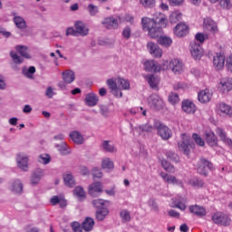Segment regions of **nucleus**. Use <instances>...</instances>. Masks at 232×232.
Wrapping results in <instances>:
<instances>
[{"mask_svg":"<svg viewBox=\"0 0 232 232\" xmlns=\"http://www.w3.org/2000/svg\"><path fill=\"white\" fill-rule=\"evenodd\" d=\"M157 23L161 28L157 26ZM141 26L143 32H148L150 39H157L162 34V28L168 26V17L162 13H156L155 20L149 17L141 18Z\"/></svg>","mask_w":232,"mask_h":232,"instance_id":"f257e3e1","label":"nucleus"},{"mask_svg":"<svg viewBox=\"0 0 232 232\" xmlns=\"http://www.w3.org/2000/svg\"><path fill=\"white\" fill-rule=\"evenodd\" d=\"M180 139L181 140L178 143V148L179 151L188 156L191 148V136L188 133H181Z\"/></svg>","mask_w":232,"mask_h":232,"instance_id":"f03ea898","label":"nucleus"},{"mask_svg":"<svg viewBox=\"0 0 232 232\" xmlns=\"http://www.w3.org/2000/svg\"><path fill=\"white\" fill-rule=\"evenodd\" d=\"M169 63L165 62L163 66H160L158 62L154 60H148L144 63V70L146 72H160V70H168Z\"/></svg>","mask_w":232,"mask_h":232,"instance_id":"7ed1b4c3","label":"nucleus"},{"mask_svg":"<svg viewBox=\"0 0 232 232\" xmlns=\"http://www.w3.org/2000/svg\"><path fill=\"white\" fill-rule=\"evenodd\" d=\"M148 104L152 110H162L164 108V100L158 94H151L148 98Z\"/></svg>","mask_w":232,"mask_h":232,"instance_id":"20e7f679","label":"nucleus"},{"mask_svg":"<svg viewBox=\"0 0 232 232\" xmlns=\"http://www.w3.org/2000/svg\"><path fill=\"white\" fill-rule=\"evenodd\" d=\"M218 89L220 92V93L227 95V93L232 91V78H222L219 81V83L218 84Z\"/></svg>","mask_w":232,"mask_h":232,"instance_id":"39448f33","label":"nucleus"},{"mask_svg":"<svg viewBox=\"0 0 232 232\" xmlns=\"http://www.w3.org/2000/svg\"><path fill=\"white\" fill-rule=\"evenodd\" d=\"M212 220L215 224L219 226H229L231 224V218L223 212H216L212 216Z\"/></svg>","mask_w":232,"mask_h":232,"instance_id":"423d86ee","label":"nucleus"},{"mask_svg":"<svg viewBox=\"0 0 232 232\" xmlns=\"http://www.w3.org/2000/svg\"><path fill=\"white\" fill-rule=\"evenodd\" d=\"M156 129L158 131V135L163 140H169V139H171L173 132L171 131V129H169L168 126L160 123L159 125H156Z\"/></svg>","mask_w":232,"mask_h":232,"instance_id":"0eeeda50","label":"nucleus"},{"mask_svg":"<svg viewBox=\"0 0 232 232\" xmlns=\"http://www.w3.org/2000/svg\"><path fill=\"white\" fill-rule=\"evenodd\" d=\"M190 53L193 59L196 61L200 59L204 55V50L202 49V45L193 41L190 43Z\"/></svg>","mask_w":232,"mask_h":232,"instance_id":"6e6552de","label":"nucleus"},{"mask_svg":"<svg viewBox=\"0 0 232 232\" xmlns=\"http://www.w3.org/2000/svg\"><path fill=\"white\" fill-rule=\"evenodd\" d=\"M169 66L175 75L184 72V63L177 58L170 60Z\"/></svg>","mask_w":232,"mask_h":232,"instance_id":"1a4fd4ad","label":"nucleus"},{"mask_svg":"<svg viewBox=\"0 0 232 232\" xmlns=\"http://www.w3.org/2000/svg\"><path fill=\"white\" fill-rule=\"evenodd\" d=\"M216 111L221 117H232V106L225 102L218 103Z\"/></svg>","mask_w":232,"mask_h":232,"instance_id":"9d476101","label":"nucleus"},{"mask_svg":"<svg viewBox=\"0 0 232 232\" xmlns=\"http://www.w3.org/2000/svg\"><path fill=\"white\" fill-rule=\"evenodd\" d=\"M173 32L177 37H186L189 34V25L181 22L174 27Z\"/></svg>","mask_w":232,"mask_h":232,"instance_id":"9b49d317","label":"nucleus"},{"mask_svg":"<svg viewBox=\"0 0 232 232\" xmlns=\"http://www.w3.org/2000/svg\"><path fill=\"white\" fill-rule=\"evenodd\" d=\"M147 49L150 55H152V57H156L158 59H160V57H162L163 52L157 44L153 42H149L147 44Z\"/></svg>","mask_w":232,"mask_h":232,"instance_id":"f8f14e48","label":"nucleus"},{"mask_svg":"<svg viewBox=\"0 0 232 232\" xmlns=\"http://www.w3.org/2000/svg\"><path fill=\"white\" fill-rule=\"evenodd\" d=\"M203 27L207 32H210L211 34H218V26L217 23L213 21V19L207 17L203 20Z\"/></svg>","mask_w":232,"mask_h":232,"instance_id":"ddd939ff","label":"nucleus"},{"mask_svg":"<svg viewBox=\"0 0 232 232\" xmlns=\"http://www.w3.org/2000/svg\"><path fill=\"white\" fill-rule=\"evenodd\" d=\"M213 169V164L204 159L200 160V165L198 167V173L199 175L208 176V171Z\"/></svg>","mask_w":232,"mask_h":232,"instance_id":"4468645a","label":"nucleus"},{"mask_svg":"<svg viewBox=\"0 0 232 232\" xmlns=\"http://www.w3.org/2000/svg\"><path fill=\"white\" fill-rule=\"evenodd\" d=\"M181 110L184 113L191 115L197 111V106H195V103L191 100H184L181 102Z\"/></svg>","mask_w":232,"mask_h":232,"instance_id":"2eb2a0df","label":"nucleus"},{"mask_svg":"<svg viewBox=\"0 0 232 232\" xmlns=\"http://www.w3.org/2000/svg\"><path fill=\"white\" fill-rule=\"evenodd\" d=\"M226 64V56L222 53H217L213 58V65L216 70H222Z\"/></svg>","mask_w":232,"mask_h":232,"instance_id":"dca6fc26","label":"nucleus"},{"mask_svg":"<svg viewBox=\"0 0 232 232\" xmlns=\"http://www.w3.org/2000/svg\"><path fill=\"white\" fill-rule=\"evenodd\" d=\"M212 97H213V92L209 91V89L202 90L198 93V100L202 104H206V102H209Z\"/></svg>","mask_w":232,"mask_h":232,"instance_id":"f3484780","label":"nucleus"},{"mask_svg":"<svg viewBox=\"0 0 232 232\" xmlns=\"http://www.w3.org/2000/svg\"><path fill=\"white\" fill-rule=\"evenodd\" d=\"M153 131V126L145 123L137 126L132 130L133 133H138V135H146V133H151Z\"/></svg>","mask_w":232,"mask_h":232,"instance_id":"a211bd4d","label":"nucleus"},{"mask_svg":"<svg viewBox=\"0 0 232 232\" xmlns=\"http://www.w3.org/2000/svg\"><path fill=\"white\" fill-rule=\"evenodd\" d=\"M102 193V183L94 182L89 186V195L91 197H99Z\"/></svg>","mask_w":232,"mask_h":232,"instance_id":"6ab92c4d","label":"nucleus"},{"mask_svg":"<svg viewBox=\"0 0 232 232\" xmlns=\"http://www.w3.org/2000/svg\"><path fill=\"white\" fill-rule=\"evenodd\" d=\"M188 209L190 213H192V215H196V217H199L200 218L202 217H206V215L208 214V211H206V208L198 205H192L188 208Z\"/></svg>","mask_w":232,"mask_h":232,"instance_id":"aec40b11","label":"nucleus"},{"mask_svg":"<svg viewBox=\"0 0 232 232\" xmlns=\"http://www.w3.org/2000/svg\"><path fill=\"white\" fill-rule=\"evenodd\" d=\"M17 165L20 169L23 171H26L28 169V156H24V154H18L17 158Z\"/></svg>","mask_w":232,"mask_h":232,"instance_id":"412c9836","label":"nucleus"},{"mask_svg":"<svg viewBox=\"0 0 232 232\" xmlns=\"http://www.w3.org/2000/svg\"><path fill=\"white\" fill-rule=\"evenodd\" d=\"M44 176V171L43 170V169H35L33 172L31 177V184L33 186L39 184V182L41 181V179H43Z\"/></svg>","mask_w":232,"mask_h":232,"instance_id":"4be33fe9","label":"nucleus"},{"mask_svg":"<svg viewBox=\"0 0 232 232\" xmlns=\"http://www.w3.org/2000/svg\"><path fill=\"white\" fill-rule=\"evenodd\" d=\"M85 104L91 108L99 104V96L94 92H89L85 97Z\"/></svg>","mask_w":232,"mask_h":232,"instance_id":"5701e85b","label":"nucleus"},{"mask_svg":"<svg viewBox=\"0 0 232 232\" xmlns=\"http://www.w3.org/2000/svg\"><path fill=\"white\" fill-rule=\"evenodd\" d=\"M160 177H161V179H163V180H165V182H168V184L182 186V181H180L179 179H177V178H175V176H171L166 172H162L160 174Z\"/></svg>","mask_w":232,"mask_h":232,"instance_id":"b1692460","label":"nucleus"},{"mask_svg":"<svg viewBox=\"0 0 232 232\" xmlns=\"http://www.w3.org/2000/svg\"><path fill=\"white\" fill-rule=\"evenodd\" d=\"M216 133L219 139H221L222 142L227 144V146H229V148H232V140L227 137L226 131L223 129L218 128L216 130Z\"/></svg>","mask_w":232,"mask_h":232,"instance_id":"393cba45","label":"nucleus"},{"mask_svg":"<svg viewBox=\"0 0 232 232\" xmlns=\"http://www.w3.org/2000/svg\"><path fill=\"white\" fill-rule=\"evenodd\" d=\"M69 137L74 144H82V142H84V137L77 130H72Z\"/></svg>","mask_w":232,"mask_h":232,"instance_id":"a878e982","label":"nucleus"},{"mask_svg":"<svg viewBox=\"0 0 232 232\" xmlns=\"http://www.w3.org/2000/svg\"><path fill=\"white\" fill-rule=\"evenodd\" d=\"M205 135H206V140L208 146H217L218 140L217 139L215 132L209 130V131H207Z\"/></svg>","mask_w":232,"mask_h":232,"instance_id":"bb28decb","label":"nucleus"},{"mask_svg":"<svg viewBox=\"0 0 232 232\" xmlns=\"http://www.w3.org/2000/svg\"><path fill=\"white\" fill-rule=\"evenodd\" d=\"M63 80L66 84H72L75 81V72L73 71H65L63 72Z\"/></svg>","mask_w":232,"mask_h":232,"instance_id":"cd10ccee","label":"nucleus"},{"mask_svg":"<svg viewBox=\"0 0 232 232\" xmlns=\"http://www.w3.org/2000/svg\"><path fill=\"white\" fill-rule=\"evenodd\" d=\"M145 81L149 82L150 88H157L159 86V82H160L159 77L153 74L145 75Z\"/></svg>","mask_w":232,"mask_h":232,"instance_id":"c85d7f7f","label":"nucleus"},{"mask_svg":"<svg viewBox=\"0 0 232 232\" xmlns=\"http://www.w3.org/2000/svg\"><path fill=\"white\" fill-rule=\"evenodd\" d=\"M74 26L76 34H79L80 35L85 36L89 32L88 28H86V24L82 22H76Z\"/></svg>","mask_w":232,"mask_h":232,"instance_id":"c756f323","label":"nucleus"},{"mask_svg":"<svg viewBox=\"0 0 232 232\" xmlns=\"http://www.w3.org/2000/svg\"><path fill=\"white\" fill-rule=\"evenodd\" d=\"M93 226H95V221L92 218H86L82 224V229L86 232L92 231V229H93Z\"/></svg>","mask_w":232,"mask_h":232,"instance_id":"7c9ffc66","label":"nucleus"},{"mask_svg":"<svg viewBox=\"0 0 232 232\" xmlns=\"http://www.w3.org/2000/svg\"><path fill=\"white\" fill-rule=\"evenodd\" d=\"M15 51L24 59H30V53H28V47L24 45H16Z\"/></svg>","mask_w":232,"mask_h":232,"instance_id":"2f4dec72","label":"nucleus"},{"mask_svg":"<svg viewBox=\"0 0 232 232\" xmlns=\"http://www.w3.org/2000/svg\"><path fill=\"white\" fill-rule=\"evenodd\" d=\"M158 43H160L161 46H165V48H168L171 46V44H173V40L169 36L162 35L159 37Z\"/></svg>","mask_w":232,"mask_h":232,"instance_id":"473e14b6","label":"nucleus"},{"mask_svg":"<svg viewBox=\"0 0 232 232\" xmlns=\"http://www.w3.org/2000/svg\"><path fill=\"white\" fill-rule=\"evenodd\" d=\"M117 88L118 90H130V81L124 78H118Z\"/></svg>","mask_w":232,"mask_h":232,"instance_id":"72a5a7b5","label":"nucleus"},{"mask_svg":"<svg viewBox=\"0 0 232 232\" xmlns=\"http://www.w3.org/2000/svg\"><path fill=\"white\" fill-rule=\"evenodd\" d=\"M107 86H108L111 93H112V95L117 97V82L113 79H108Z\"/></svg>","mask_w":232,"mask_h":232,"instance_id":"f704fd0d","label":"nucleus"},{"mask_svg":"<svg viewBox=\"0 0 232 232\" xmlns=\"http://www.w3.org/2000/svg\"><path fill=\"white\" fill-rule=\"evenodd\" d=\"M105 28L111 29L115 24H117V20L111 16L107 17L102 23Z\"/></svg>","mask_w":232,"mask_h":232,"instance_id":"c9c22d12","label":"nucleus"},{"mask_svg":"<svg viewBox=\"0 0 232 232\" xmlns=\"http://www.w3.org/2000/svg\"><path fill=\"white\" fill-rule=\"evenodd\" d=\"M182 19V13L180 11H173L169 15V22L172 24L179 23Z\"/></svg>","mask_w":232,"mask_h":232,"instance_id":"e433bc0d","label":"nucleus"},{"mask_svg":"<svg viewBox=\"0 0 232 232\" xmlns=\"http://www.w3.org/2000/svg\"><path fill=\"white\" fill-rule=\"evenodd\" d=\"M73 194L79 200H84V198H86V192L82 187H76L73 190Z\"/></svg>","mask_w":232,"mask_h":232,"instance_id":"4c0bfd02","label":"nucleus"},{"mask_svg":"<svg viewBox=\"0 0 232 232\" xmlns=\"http://www.w3.org/2000/svg\"><path fill=\"white\" fill-rule=\"evenodd\" d=\"M102 147L104 151H107L108 153H113V151H115V145L111 144V140H104L102 143Z\"/></svg>","mask_w":232,"mask_h":232,"instance_id":"58836bf2","label":"nucleus"},{"mask_svg":"<svg viewBox=\"0 0 232 232\" xmlns=\"http://www.w3.org/2000/svg\"><path fill=\"white\" fill-rule=\"evenodd\" d=\"M110 202L105 201L104 199H94L92 200V206L96 208V209H102L103 208H106Z\"/></svg>","mask_w":232,"mask_h":232,"instance_id":"ea45409f","label":"nucleus"},{"mask_svg":"<svg viewBox=\"0 0 232 232\" xmlns=\"http://www.w3.org/2000/svg\"><path fill=\"white\" fill-rule=\"evenodd\" d=\"M108 213H110V211L108 210V208H103L102 209H98L96 211L97 220H103L104 218H106V217H108Z\"/></svg>","mask_w":232,"mask_h":232,"instance_id":"a19ab883","label":"nucleus"},{"mask_svg":"<svg viewBox=\"0 0 232 232\" xmlns=\"http://www.w3.org/2000/svg\"><path fill=\"white\" fill-rule=\"evenodd\" d=\"M63 180L65 186H68V188H73V186H75V179H73V176L72 174H65L63 176Z\"/></svg>","mask_w":232,"mask_h":232,"instance_id":"79ce46f5","label":"nucleus"},{"mask_svg":"<svg viewBox=\"0 0 232 232\" xmlns=\"http://www.w3.org/2000/svg\"><path fill=\"white\" fill-rule=\"evenodd\" d=\"M161 166L165 169V171H168L169 173H175V167L168 162V160H161Z\"/></svg>","mask_w":232,"mask_h":232,"instance_id":"37998d69","label":"nucleus"},{"mask_svg":"<svg viewBox=\"0 0 232 232\" xmlns=\"http://www.w3.org/2000/svg\"><path fill=\"white\" fill-rule=\"evenodd\" d=\"M14 23L17 28L23 29L26 27V22L21 16H14Z\"/></svg>","mask_w":232,"mask_h":232,"instance_id":"c03bdc74","label":"nucleus"},{"mask_svg":"<svg viewBox=\"0 0 232 232\" xmlns=\"http://www.w3.org/2000/svg\"><path fill=\"white\" fill-rule=\"evenodd\" d=\"M13 191L14 193H23V182H21V180L16 179L13 183Z\"/></svg>","mask_w":232,"mask_h":232,"instance_id":"a18cd8bd","label":"nucleus"},{"mask_svg":"<svg viewBox=\"0 0 232 232\" xmlns=\"http://www.w3.org/2000/svg\"><path fill=\"white\" fill-rule=\"evenodd\" d=\"M156 0H140V5L143 6V8H153L155 6Z\"/></svg>","mask_w":232,"mask_h":232,"instance_id":"49530a36","label":"nucleus"},{"mask_svg":"<svg viewBox=\"0 0 232 232\" xmlns=\"http://www.w3.org/2000/svg\"><path fill=\"white\" fill-rule=\"evenodd\" d=\"M10 57L13 59V63H14V64H22L23 58H21V56H19L15 52L11 51Z\"/></svg>","mask_w":232,"mask_h":232,"instance_id":"de8ad7c7","label":"nucleus"},{"mask_svg":"<svg viewBox=\"0 0 232 232\" xmlns=\"http://www.w3.org/2000/svg\"><path fill=\"white\" fill-rule=\"evenodd\" d=\"M102 168L103 169H112L113 168V161H111L110 159L105 158L102 162Z\"/></svg>","mask_w":232,"mask_h":232,"instance_id":"09e8293b","label":"nucleus"},{"mask_svg":"<svg viewBox=\"0 0 232 232\" xmlns=\"http://www.w3.org/2000/svg\"><path fill=\"white\" fill-rule=\"evenodd\" d=\"M219 6L223 8V10H231V0H219Z\"/></svg>","mask_w":232,"mask_h":232,"instance_id":"8fccbe9b","label":"nucleus"},{"mask_svg":"<svg viewBox=\"0 0 232 232\" xmlns=\"http://www.w3.org/2000/svg\"><path fill=\"white\" fill-rule=\"evenodd\" d=\"M188 182L194 188H202V186H204V181H202V179H198V178H193Z\"/></svg>","mask_w":232,"mask_h":232,"instance_id":"3c124183","label":"nucleus"},{"mask_svg":"<svg viewBox=\"0 0 232 232\" xmlns=\"http://www.w3.org/2000/svg\"><path fill=\"white\" fill-rule=\"evenodd\" d=\"M130 113L132 115L141 114L146 117V110L142 109V107H135L130 110Z\"/></svg>","mask_w":232,"mask_h":232,"instance_id":"603ef678","label":"nucleus"},{"mask_svg":"<svg viewBox=\"0 0 232 232\" xmlns=\"http://www.w3.org/2000/svg\"><path fill=\"white\" fill-rule=\"evenodd\" d=\"M50 160H52V158L48 154H41L38 158V161L41 162V164H49Z\"/></svg>","mask_w":232,"mask_h":232,"instance_id":"864d4df0","label":"nucleus"},{"mask_svg":"<svg viewBox=\"0 0 232 232\" xmlns=\"http://www.w3.org/2000/svg\"><path fill=\"white\" fill-rule=\"evenodd\" d=\"M120 217L122 222H130L131 220V216L130 215V212H128L127 210L121 211Z\"/></svg>","mask_w":232,"mask_h":232,"instance_id":"5fc2aeb1","label":"nucleus"},{"mask_svg":"<svg viewBox=\"0 0 232 232\" xmlns=\"http://www.w3.org/2000/svg\"><path fill=\"white\" fill-rule=\"evenodd\" d=\"M193 140H195L196 144H198V146H204L206 144V142L204 141V139H202V137H200V135L198 134H193L192 135Z\"/></svg>","mask_w":232,"mask_h":232,"instance_id":"6e6d98bb","label":"nucleus"},{"mask_svg":"<svg viewBox=\"0 0 232 232\" xmlns=\"http://www.w3.org/2000/svg\"><path fill=\"white\" fill-rule=\"evenodd\" d=\"M169 102L171 104H177V102H179V94H177L175 92H170L169 94Z\"/></svg>","mask_w":232,"mask_h":232,"instance_id":"4d7b16f0","label":"nucleus"},{"mask_svg":"<svg viewBox=\"0 0 232 232\" xmlns=\"http://www.w3.org/2000/svg\"><path fill=\"white\" fill-rule=\"evenodd\" d=\"M195 39H196V41L200 43V44H202V43H204V41H206V39H208V34H202V33H198L195 35Z\"/></svg>","mask_w":232,"mask_h":232,"instance_id":"13d9d810","label":"nucleus"},{"mask_svg":"<svg viewBox=\"0 0 232 232\" xmlns=\"http://www.w3.org/2000/svg\"><path fill=\"white\" fill-rule=\"evenodd\" d=\"M87 8H88V12L92 15H97V14H99V7H97L93 5H89Z\"/></svg>","mask_w":232,"mask_h":232,"instance_id":"bf43d9fd","label":"nucleus"},{"mask_svg":"<svg viewBox=\"0 0 232 232\" xmlns=\"http://www.w3.org/2000/svg\"><path fill=\"white\" fill-rule=\"evenodd\" d=\"M122 36L124 39H130L131 37V28L130 26H126L122 31Z\"/></svg>","mask_w":232,"mask_h":232,"instance_id":"052dcab7","label":"nucleus"},{"mask_svg":"<svg viewBox=\"0 0 232 232\" xmlns=\"http://www.w3.org/2000/svg\"><path fill=\"white\" fill-rule=\"evenodd\" d=\"M189 86L186 82H178L174 85V90H188Z\"/></svg>","mask_w":232,"mask_h":232,"instance_id":"680f3d73","label":"nucleus"},{"mask_svg":"<svg viewBox=\"0 0 232 232\" xmlns=\"http://www.w3.org/2000/svg\"><path fill=\"white\" fill-rule=\"evenodd\" d=\"M92 177L93 179H102V172L101 171V169L94 168L92 169Z\"/></svg>","mask_w":232,"mask_h":232,"instance_id":"e2e57ef3","label":"nucleus"},{"mask_svg":"<svg viewBox=\"0 0 232 232\" xmlns=\"http://www.w3.org/2000/svg\"><path fill=\"white\" fill-rule=\"evenodd\" d=\"M184 3L185 0H169V5H170V6H182Z\"/></svg>","mask_w":232,"mask_h":232,"instance_id":"0e129e2a","label":"nucleus"},{"mask_svg":"<svg viewBox=\"0 0 232 232\" xmlns=\"http://www.w3.org/2000/svg\"><path fill=\"white\" fill-rule=\"evenodd\" d=\"M166 156L168 157V159H170V160H174L175 162H179V156L177 154H175V152L168 151L166 153Z\"/></svg>","mask_w":232,"mask_h":232,"instance_id":"69168bd1","label":"nucleus"},{"mask_svg":"<svg viewBox=\"0 0 232 232\" xmlns=\"http://www.w3.org/2000/svg\"><path fill=\"white\" fill-rule=\"evenodd\" d=\"M148 204L150 208H151L152 211H159V205H157L155 199H150Z\"/></svg>","mask_w":232,"mask_h":232,"instance_id":"338daca9","label":"nucleus"},{"mask_svg":"<svg viewBox=\"0 0 232 232\" xmlns=\"http://www.w3.org/2000/svg\"><path fill=\"white\" fill-rule=\"evenodd\" d=\"M72 227L74 232H82V227L79 224V222H73L72 224Z\"/></svg>","mask_w":232,"mask_h":232,"instance_id":"774afa93","label":"nucleus"}]
</instances>
